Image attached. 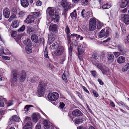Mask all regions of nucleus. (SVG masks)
<instances>
[{"label":"nucleus","mask_w":129,"mask_h":129,"mask_svg":"<svg viewBox=\"0 0 129 129\" xmlns=\"http://www.w3.org/2000/svg\"><path fill=\"white\" fill-rule=\"evenodd\" d=\"M47 13L52 18L51 20L54 22H58L59 20V16L56 13V10L54 8L48 7L47 10Z\"/></svg>","instance_id":"nucleus-1"},{"label":"nucleus","mask_w":129,"mask_h":129,"mask_svg":"<svg viewBox=\"0 0 129 129\" xmlns=\"http://www.w3.org/2000/svg\"><path fill=\"white\" fill-rule=\"evenodd\" d=\"M46 86V83L42 82L40 84L37 90L38 93L39 95H41L44 93Z\"/></svg>","instance_id":"nucleus-2"},{"label":"nucleus","mask_w":129,"mask_h":129,"mask_svg":"<svg viewBox=\"0 0 129 129\" xmlns=\"http://www.w3.org/2000/svg\"><path fill=\"white\" fill-rule=\"evenodd\" d=\"M19 77L18 72L16 70H14L12 71L11 79V82L13 84L17 82Z\"/></svg>","instance_id":"nucleus-3"},{"label":"nucleus","mask_w":129,"mask_h":129,"mask_svg":"<svg viewBox=\"0 0 129 129\" xmlns=\"http://www.w3.org/2000/svg\"><path fill=\"white\" fill-rule=\"evenodd\" d=\"M96 20L93 18L90 19L89 20V29L90 31L94 30L96 26Z\"/></svg>","instance_id":"nucleus-4"},{"label":"nucleus","mask_w":129,"mask_h":129,"mask_svg":"<svg viewBox=\"0 0 129 129\" xmlns=\"http://www.w3.org/2000/svg\"><path fill=\"white\" fill-rule=\"evenodd\" d=\"M64 48L61 46H58L56 50L54 52V54L56 56H58L61 55L64 52Z\"/></svg>","instance_id":"nucleus-5"},{"label":"nucleus","mask_w":129,"mask_h":129,"mask_svg":"<svg viewBox=\"0 0 129 129\" xmlns=\"http://www.w3.org/2000/svg\"><path fill=\"white\" fill-rule=\"evenodd\" d=\"M59 95L57 92H54L49 93L48 95V99L51 101H55L58 98Z\"/></svg>","instance_id":"nucleus-6"},{"label":"nucleus","mask_w":129,"mask_h":129,"mask_svg":"<svg viewBox=\"0 0 129 129\" xmlns=\"http://www.w3.org/2000/svg\"><path fill=\"white\" fill-rule=\"evenodd\" d=\"M85 10L83 9L81 12V16L83 18H85V19L87 20L89 17H91L93 16L92 13L91 11H88L86 13H84Z\"/></svg>","instance_id":"nucleus-7"},{"label":"nucleus","mask_w":129,"mask_h":129,"mask_svg":"<svg viewBox=\"0 0 129 129\" xmlns=\"http://www.w3.org/2000/svg\"><path fill=\"white\" fill-rule=\"evenodd\" d=\"M109 30H106L105 31L104 28L103 29L100 33L98 34V36L99 38H102L105 36V37H108L109 34Z\"/></svg>","instance_id":"nucleus-8"},{"label":"nucleus","mask_w":129,"mask_h":129,"mask_svg":"<svg viewBox=\"0 0 129 129\" xmlns=\"http://www.w3.org/2000/svg\"><path fill=\"white\" fill-rule=\"evenodd\" d=\"M62 6L64 8L70 9L73 6L70 3L66 0H62L61 2Z\"/></svg>","instance_id":"nucleus-9"},{"label":"nucleus","mask_w":129,"mask_h":129,"mask_svg":"<svg viewBox=\"0 0 129 129\" xmlns=\"http://www.w3.org/2000/svg\"><path fill=\"white\" fill-rule=\"evenodd\" d=\"M97 68L100 69L102 72L103 74H106L107 75H110V72L109 69L107 67H105L104 68L101 65H98L97 66Z\"/></svg>","instance_id":"nucleus-10"},{"label":"nucleus","mask_w":129,"mask_h":129,"mask_svg":"<svg viewBox=\"0 0 129 129\" xmlns=\"http://www.w3.org/2000/svg\"><path fill=\"white\" fill-rule=\"evenodd\" d=\"M121 18L125 24H129V15L127 14H122L121 15Z\"/></svg>","instance_id":"nucleus-11"},{"label":"nucleus","mask_w":129,"mask_h":129,"mask_svg":"<svg viewBox=\"0 0 129 129\" xmlns=\"http://www.w3.org/2000/svg\"><path fill=\"white\" fill-rule=\"evenodd\" d=\"M3 14L5 18H9L10 15V10L7 7L5 8L3 10Z\"/></svg>","instance_id":"nucleus-12"},{"label":"nucleus","mask_w":129,"mask_h":129,"mask_svg":"<svg viewBox=\"0 0 129 129\" xmlns=\"http://www.w3.org/2000/svg\"><path fill=\"white\" fill-rule=\"evenodd\" d=\"M129 7V3L128 0H121L120 5V7L121 8H124L126 6Z\"/></svg>","instance_id":"nucleus-13"},{"label":"nucleus","mask_w":129,"mask_h":129,"mask_svg":"<svg viewBox=\"0 0 129 129\" xmlns=\"http://www.w3.org/2000/svg\"><path fill=\"white\" fill-rule=\"evenodd\" d=\"M19 118L16 115L14 116L11 118L9 122V123L12 124V123H14L15 122H19Z\"/></svg>","instance_id":"nucleus-14"},{"label":"nucleus","mask_w":129,"mask_h":129,"mask_svg":"<svg viewBox=\"0 0 129 129\" xmlns=\"http://www.w3.org/2000/svg\"><path fill=\"white\" fill-rule=\"evenodd\" d=\"M84 47H82V46H79L78 49V57L80 60H81V58L80 57L81 56V55L83 54L84 53Z\"/></svg>","instance_id":"nucleus-15"},{"label":"nucleus","mask_w":129,"mask_h":129,"mask_svg":"<svg viewBox=\"0 0 129 129\" xmlns=\"http://www.w3.org/2000/svg\"><path fill=\"white\" fill-rule=\"evenodd\" d=\"M36 19L32 15L28 16L26 19V22L27 23H32L35 21Z\"/></svg>","instance_id":"nucleus-16"},{"label":"nucleus","mask_w":129,"mask_h":129,"mask_svg":"<svg viewBox=\"0 0 129 129\" xmlns=\"http://www.w3.org/2000/svg\"><path fill=\"white\" fill-rule=\"evenodd\" d=\"M82 113L79 110L76 109L74 110L72 113V114L75 117L82 116Z\"/></svg>","instance_id":"nucleus-17"},{"label":"nucleus","mask_w":129,"mask_h":129,"mask_svg":"<svg viewBox=\"0 0 129 129\" xmlns=\"http://www.w3.org/2000/svg\"><path fill=\"white\" fill-rule=\"evenodd\" d=\"M26 78V74L25 72H24L20 75L19 78L20 82L21 83H23L25 80Z\"/></svg>","instance_id":"nucleus-18"},{"label":"nucleus","mask_w":129,"mask_h":129,"mask_svg":"<svg viewBox=\"0 0 129 129\" xmlns=\"http://www.w3.org/2000/svg\"><path fill=\"white\" fill-rule=\"evenodd\" d=\"M20 3L21 6L24 8L27 7L29 4L28 0H20Z\"/></svg>","instance_id":"nucleus-19"},{"label":"nucleus","mask_w":129,"mask_h":129,"mask_svg":"<svg viewBox=\"0 0 129 129\" xmlns=\"http://www.w3.org/2000/svg\"><path fill=\"white\" fill-rule=\"evenodd\" d=\"M49 29L50 31L54 32L57 31V27L56 24H51L49 27Z\"/></svg>","instance_id":"nucleus-20"},{"label":"nucleus","mask_w":129,"mask_h":129,"mask_svg":"<svg viewBox=\"0 0 129 129\" xmlns=\"http://www.w3.org/2000/svg\"><path fill=\"white\" fill-rule=\"evenodd\" d=\"M107 58L108 59V61L109 63H111L114 61V56L111 53H109L108 55Z\"/></svg>","instance_id":"nucleus-21"},{"label":"nucleus","mask_w":129,"mask_h":129,"mask_svg":"<svg viewBox=\"0 0 129 129\" xmlns=\"http://www.w3.org/2000/svg\"><path fill=\"white\" fill-rule=\"evenodd\" d=\"M43 123L44 124V127L45 129L48 128L50 126V123L47 120H44L43 122Z\"/></svg>","instance_id":"nucleus-22"},{"label":"nucleus","mask_w":129,"mask_h":129,"mask_svg":"<svg viewBox=\"0 0 129 129\" xmlns=\"http://www.w3.org/2000/svg\"><path fill=\"white\" fill-rule=\"evenodd\" d=\"M40 117V116L39 114H37L35 113L34 114L33 116V121L36 122L37 121L38 119H39Z\"/></svg>","instance_id":"nucleus-23"},{"label":"nucleus","mask_w":129,"mask_h":129,"mask_svg":"<svg viewBox=\"0 0 129 129\" xmlns=\"http://www.w3.org/2000/svg\"><path fill=\"white\" fill-rule=\"evenodd\" d=\"M125 61V58L123 56H120L118 58L117 60V62L119 63H122Z\"/></svg>","instance_id":"nucleus-24"},{"label":"nucleus","mask_w":129,"mask_h":129,"mask_svg":"<svg viewBox=\"0 0 129 129\" xmlns=\"http://www.w3.org/2000/svg\"><path fill=\"white\" fill-rule=\"evenodd\" d=\"M31 39L32 41L35 43H37L38 41V38L37 36L35 34H33L31 36Z\"/></svg>","instance_id":"nucleus-25"},{"label":"nucleus","mask_w":129,"mask_h":129,"mask_svg":"<svg viewBox=\"0 0 129 129\" xmlns=\"http://www.w3.org/2000/svg\"><path fill=\"white\" fill-rule=\"evenodd\" d=\"M23 43L25 45L28 46L30 47L32 45L31 42L29 39H27L26 40L24 41Z\"/></svg>","instance_id":"nucleus-26"},{"label":"nucleus","mask_w":129,"mask_h":129,"mask_svg":"<svg viewBox=\"0 0 129 129\" xmlns=\"http://www.w3.org/2000/svg\"><path fill=\"white\" fill-rule=\"evenodd\" d=\"M19 22L17 20L13 21L11 25L13 27L15 28L18 26Z\"/></svg>","instance_id":"nucleus-27"},{"label":"nucleus","mask_w":129,"mask_h":129,"mask_svg":"<svg viewBox=\"0 0 129 129\" xmlns=\"http://www.w3.org/2000/svg\"><path fill=\"white\" fill-rule=\"evenodd\" d=\"M23 129H32L31 122L30 121L27 122L23 127Z\"/></svg>","instance_id":"nucleus-28"},{"label":"nucleus","mask_w":129,"mask_h":129,"mask_svg":"<svg viewBox=\"0 0 129 129\" xmlns=\"http://www.w3.org/2000/svg\"><path fill=\"white\" fill-rule=\"evenodd\" d=\"M25 14L26 12L24 11H20L18 13V16L19 17L22 18L25 15Z\"/></svg>","instance_id":"nucleus-29"},{"label":"nucleus","mask_w":129,"mask_h":129,"mask_svg":"<svg viewBox=\"0 0 129 129\" xmlns=\"http://www.w3.org/2000/svg\"><path fill=\"white\" fill-rule=\"evenodd\" d=\"M70 38H76L77 40L80 37V36L79 35H77V34L73 33L71 34V35L69 34V36Z\"/></svg>","instance_id":"nucleus-30"},{"label":"nucleus","mask_w":129,"mask_h":129,"mask_svg":"<svg viewBox=\"0 0 129 129\" xmlns=\"http://www.w3.org/2000/svg\"><path fill=\"white\" fill-rule=\"evenodd\" d=\"M129 68V63H127L122 68V71L125 72L127 71Z\"/></svg>","instance_id":"nucleus-31"},{"label":"nucleus","mask_w":129,"mask_h":129,"mask_svg":"<svg viewBox=\"0 0 129 129\" xmlns=\"http://www.w3.org/2000/svg\"><path fill=\"white\" fill-rule=\"evenodd\" d=\"M25 50L26 52L28 54L31 53L32 51L31 48L30 46L26 47L25 48Z\"/></svg>","instance_id":"nucleus-32"},{"label":"nucleus","mask_w":129,"mask_h":129,"mask_svg":"<svg viewBox=\"0 0 129 129\" xmlns=\"http://www.w3.org/2000/svg\"><path fill=\"white\" fill-rule=\"evenodd\" d=\"M65 31L67 35V36H69L70 33V30L68 26L67 25L66 27Z\"/></svg>","instance_id":"nucleus-33"},{"label":"nucleus","mask_w":129,"mask_h":129,"mask_svg":"<svg viewBox=\"0 0 129 129\" xmlns=\"http://www.w3.org/2000/svg\"><path fill=\"white\" fill-rule=\"evenodd\" d=\"M97 23V28L98 29H100L103 25V24L100 21H98Z\"/></svg>","instance_id":"nucleus-34"},{"label":"nucleus","mask_w":129,"mask_h":129,"mask_svg":"<svg viewBox=\"0 0 129 129\" xmlns=\"http://www.w3.org/2000/svg\"><path fill=\"white\" fill-rule=\"evenodd\" d=\"M40 13L39 12H35L33 13V14L32 15L33 17L36 20L37 19L36 18L39 17V16Z\"/></svg>","instance_id":"nucleus-35"},{"label":"nucleus","mask_w":129,"mask_h":129,"mask_svg":"<svg viewBox=\"0 0 129 129\" xmlns=\"http://www.w3.org/2000/svg\"><path fill=\"white\" fill-rule=\"evenodd\" d=\"M69 9V8H64V10L63 12L62 15L65 17H66L67 16V12Z\"/></svg>","instance_id":"nucleus-36"},{"label":"nucleus","mask_w":129,"mask_h":129,"mask_svg":"<svg viewBox=\"0 0 129 129\" xmlns=\"http://www.w3.org/2000/svg\"><path fill=\"white\" fill-rule=\"evenodd\" d=\"M98 57L99 56L97 55V54H94L92 55L91 60L92 61L94 60L96 62V61L94 60H96L97 59Z\"/></svg>","instance_id":"nucleus-37"},{"label":"nucleus","mask_w":129,"mask_h":129,"mask_svg":"<svg viewBox=\"0 0 129 129\" xmlns=\"http://www.w3.org/2000/svg\"><path fill=\"white\" fill-rule=\"evenodd\" d=\"M33 30V28L31 27L28 26L27 27V33L29 34H31Z\"/></svg>","instance_id":"nucleus-38"},{"label":"nucleus","mask_w":129,"mask_h":129,"mask_svg":"<svg viewBox=\"0 0 129 129\" xmlns=\"http://www.w3.org/2000/svg\"><path fill=\"white\" fill-rule=\"evenodd\" d=\"M70 15L72 18H74L76 17L77 16L76 11V10H74L73 12L70 14Z\"/></svg>","instance_id":"nucleus-39"},{"label":"nucleus","mask_w":129,"mask_h":129,"mask_svg":"<svg viewBox=\"0 0 129 129\" xmlns=\"http://www.w3.org/2000/svg\"><path fill=\"white\" fill-rule=\"evenodd\" d=\"M88 0H81V4L84 6L87 5L88 4Z\"/></svg>","instance_id":"nucleus-40"},{"label":"nucleus","mask_w":129,"mask_h":129,"mask_svg":"<svg viewBox=\"0 0 129 129\" xmlns=\"http://www.w3.org/2000/svg\"><path fill=\"white\" fill-rule=\"evenodd\" d=\"M118 49L120 52H121L122 53H124V51L123 50V48L120 46H118L117 47Z\"/></svg>","instance_id":"nucleus-41"},{"label":"nucleus","mask_w":129,"mask_h":129,"mask_svg":"<svg viewBox=\"0 0 129 129\" xmlns=\"http://www.w3.org/2000/svg\"><path fill=\"white\" fill-rule=\"evenodd\" d=\"M111 7V5H109L107 3L103 5L102 6V8L104 9H108L109 8Z\"/></svg>","instance_id":"nucleus-42"},{"label":"nucleus","mask_w":129,"mask_h":129,"mask_svg":"<svg viewBox=\"0 0 129 129\" xmlns=\"http://www.w3.org/2000/svg\"><path fill=\"white\" fill-rule=\"evenodd\" d=\"M82 121L83 120L81 119H76L75 120V123L77 124H79L82 123Z\"/></svg>","instance_id":"nucleus-43"},{"label":"nucleus","mask_w":129,"mask_h":129,"mask_svg":"<svg viewBox=\"0 0 129 129\" xmlns=\"http://www.w3.org/2000/svg\"><path fill=\"white\" fill-rule=\"evenodd\" d=\"M62 79L65 81V82H67L68 81L67 79L66 75V72L64 71L63 73V75L62 76Z\"/></svg>","instance_id":"nucleus-44"},{"label":"nucleus","mask_w":129,"mask_h":129,"mask_svg":"<svg viewBox=\"0 0 129 129\" xmlns=\"http://www.w3.org/2000/svg\"><path fill=\"white\" fill-rule=\"evenodd\" d=\"M14 104V101L12 100L9 101L7 103V106H10Z\"/></svg>","instance_id":"nucleus-45"},{"label":"nucleus","mask_w":129,"mask_h":129,"mask_svg":"<svg viewBox=\"0 0 129 129\" xmlns=\"http://www.w3.org/2000/svg\"><path fill=\"white\" fill-rule=\"evenodd\" d=\"M42 2L40 0L38 1L36 3V5L37 6H40L42 5Z\"/></svg>","instance_id":"nucleus-46"},{"label":"nucleus","mask_w":129,"mask_h":129,"mask_svg":"<svg viewBox=\"0 0 129 129\" xmlns=\"http://www.w3.org/2000/svg\"><path fill=\"white\" fill-rule=\"evenodd\" d=\"M25 26L24 25H23L18 30V31L19 32L23 31L25 29Z\"/></svg>","instance_id":"nucleus-47"},{"label":"nucleus","mask_w":129,"mask_h":129,"mask_svg":"<svg viewBox=\"0 0 129 129\" xmlns=\"http://www.w3.org/2000/svg\"><path fill=\"white\" fill-rule=\"evenodd\" d=\"M92 93L94 96L96 97H97L99 96V94L97 92L94 90H93Z\"/></svg>","instance_id":"nucleus-48"},{"label":"nucleus","mask_w":129,"mask_h":129,"mask_svg":"<svg viewBox=\"0 0 129 129\" xmlns=\"http://www.w3.org/2000/svg\"><path fill=\"white\" fill-rule=\"evenodd\" d=\"M59 45L58 43H53L52 45V47L54 48H57L58 46H59Z\"/></svg>","instance_id":"nucleus-49"},{"label":"nucleus","mask_w":129,"mask_h":129,"mask_svg":"<svg viewBox=\"0 0 129 129\" xmlns=\"http://www.w3.org/2000/svg\"><path fill=\"white\" fill-rule=\"evenodd\" d=\"M65 104L63 102H60V103L59 108L61 109H63L64 107Z\"/></svg>","instance_id":"nucleus-50"},{"label":"nucleus","mask_w":129,"mask_h":129,"mask_svg":"<svg viewBox=\"0 0 129 129\" xmlns=\"http://www.w3.org/2000/svg\"><path fill=\"white\" fill-rule=\"evenodd\" d=\"M4 103L3 101L0 98V106L2 107H3L4 106Z\"/></svg>","instance_id":"nucleus-51"},{"label":"nucleus","mask_w":129,"mask_h":129,"mask_svg":"<svg viewBox=\"0 0 129 129\" xmlns=\"http://www.w3.org/2000/svg\"><path fill=\"white\" fill-rule=\"evenodd\" d=\"M113 54L116 57H118L120 54V53L118 52H113Z\"/></svg>","instance_id":"nucleus-52"},{"label":"nucleus","mask_w":129,"mask_h":129,"mask_svg":"<svg viewBox=\"0 0 129 129\" xmlns=\"http://www.w3.org/2000/svg\"><path fill=\"white\" fill-rule=\"evenodd\" d=\"M92 75L94 77H95L96 76V72L95 71H92L91 72Z\"/></svg>","instance_id":"nucleus-53"},{"label":"nucleus","mask_w":129,"mask_h":129,"mask_svg":"<svg viewBox=\"0 0 129 129\" xmlns=\"http://www.w3.org/2000/svg\"><path fill=\"white\" fill-rule=\"evenodd\" d=\"M48 67L49 69H52L54 68V66L51 63H49L48 65Z\"/></svg>","instance_id":"nucleus-54"},{"label":"nucleus","mask_w":129,"mask_h":129,"mask_svg":"<svg viewBox=\"0 0 129 129\" xmlns=\"http://www.w3.org/2000/svg\"><path fill=\"white\" fill-rule=\"evenodd\" d=\"M30 105H26L24 108V110L25 111L27 112L28 111V106H30Z\"/></svg>","instance_id":"nucleus-55"},{"label":"nucleus","mask_w":129,"mask_h":129,"mask_svg":"<svg viewBox=\"0 0 129 129\" xmlns=\"http://www.w3.org/2000/svg\"><path fill=\"white\" fill-rule=\"evenodd\" d=\"M83 90L87 93H89V92L87 89L84 86H82Z\"/></svg>","instance_id":"nucleus-56"},{"label":"nucleus","mask_w":129,"mask_h":129,"mask_svg":"<svg viewBox=\"0 0 129 129\" xmlns=\"http://www.w3.org/2000/svg\"><path fill=\"white\" fill-rule=\"evenodd\" d=\"M36 80L35 77L32 78L30 81V82L32 83H34L36 82Z\"/></svg>","instance_id":"nucleus-57"},{"label":"nucleus","mask_w":129,"mask_h":129,"mask_svg":"<svg viewBox=\"0 0 129 129\" xmlns=\"http://www.w3.org/2000/svg\"><path fill=\"white\" fill-rule=\"evenodd\" d=\"M41 128V126L39 124L36 126L35 129H40Z\"/></svg>","instance_id":"nucleus-58"},{"label":"nucleus","mask_w":129,"mask_h":129,"mask_svg":"<svg viewBox=\"0 0 129 129\" xmlns=\"http://www.w3.org/2000/svg\"><path fill=\"white\" fill-rule=\"evenodd\" d=\"M69 36H67V40L68 41V44H69L71 42V40Z\"/></svg>","instance_id":"nucleus-59"},{"label":"nucleus","mask_w":129,"mask_h":129,"mask_svg":"<svg viewBox=\"0 0 129 129\" xmlns=\"http://www.w3.org/2000/svg\"><path fill=\"white\" fill-rule=\"evenodd\" d=\"M118 104L120 106L121 105L122 106H124L125 105L124 103L122 101H120L119 102V103H118Z\"/></svg>","instance_id":"nucleus-60"},{"label":"nucleus","mask_w":129,"mask_h":129,"mask_svg":"<svg viewBox=\"0 0 129 129\" xmlns=\"http://www.w3.org/2000/svg\"><path fill=\"white\" fill-rule=\"evenodd\" d=\"M3 58L4 59L7 60H9L10 59L9 57L6 56H3Z\"/></svg>","instance_id":"nucleus-61"},{"label":"nucleus","mask_w":129,"mask_h":129,"mask_svg":"<svg viewBox=\"0 0 129 129\" xmlns=\"http://www.w3.org/2000/svg\"><path fill=\"white\" fill-rule=\"evenodd\" d=\"M127 10V9L126 8H125L124 9H123L122 10H121V12L122 13H124Z\"/></svg>","instance_id":"nucleus-62"},{"label":"nucleus","mask_w":129,"mask_h":129,"mask_svg":"<svg viewBox=\"0 0 129 129\" xmlns=\"http://www.w3.org/2000/svg\"><path fill=\"white\" fill-rule=\"evenodd\" d=\"M111 38L110 37L108 38L107 40H106L104 41L103 42L104 43H106L109 42V41L110 40Z\"/></svg>","instance_id":"nucleus-63"},{"label":"nucleus","mask_w":129,"mask_h":129,"mask_svg":"<svg viewBox=\"0 0 129 129\" xmlns=\"http://www.w3.org/2000/svg\"><path fill=\"white\" fill-rule=\"evenodd\" d=\"M98 81L99 82L100 84L101 85H103L104 84V83L100 79H98Z\"/></svg>","instance_id":"nucleus-64"}]
</instances>
